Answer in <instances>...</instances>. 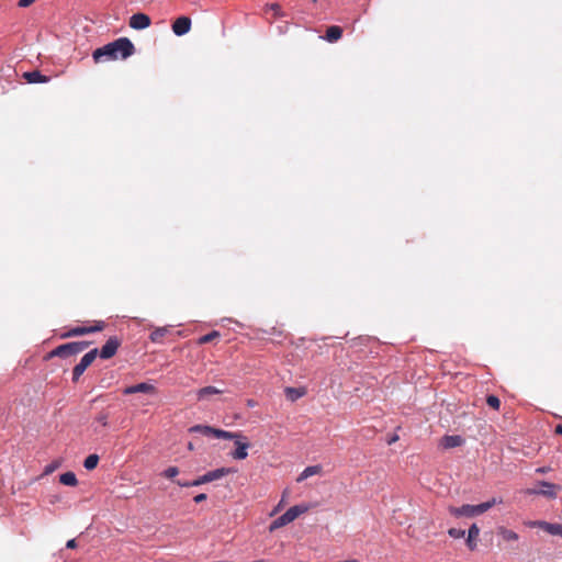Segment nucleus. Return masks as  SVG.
<instances>
[{"label":"nucleus","mask_w":562,"mask_h":562,"mask_svg":"<svg viewBox=\"0 0 562 562\" xmlns=\"http://www.w3.org/2000/svg\"><path fill=\"white\" fill-rule=\"evenodd\" d=\"M133 43L126 37H121L102 47L97 48L92 53V58L94 63H103L119 58L125 59L133 55Z\"/></svg>","instance_id":"nucleus-1"},{"label":"nucleus","mask_w":562,"mask_h":562,"mask_svg":"<svg viewBox=\"0 0 562 562\" xmlns=\"http://www.w3.org/2000/svg\"><path fill=\"white\" fill-rule=\"evenodd\" d=\"M499 503H502V499L492 498L487 502H484V503H481L477 505L464 504L460 507L450 506L448 510L456 518L475 517V516H479V515L487 512L494 505L499 504Z\"/></svg>","instance_id":"nucleus-2"},{"label":"nucleus","mask_w":562,"mask_h":562,"mask_svg":"<svg viewBox=\"0 0 562 562\" xmlns=\"http://www.w3.org/2000/svg\"><path fill=\"white\" fill-rule=\"evenodd\" d=\"M308 510V506L304 504L295 505L290 507L284 514L274 519L270 526L269 531L273 532L279 528H282L293 520H295L300 515L306 513Z\"/></svg>","instance_id":"nucleus-3"},{"label":"nucleus","mask_w":562,"mask_h":562,"mask_svg":"<svg viewBox=\"0 0 562 562\" xmlns=\"http://www.w3.org/2000/svg\"><path fill=\"white\" fill-rule=\"evenodd\" d=\"M89 346L88 341H72L56 347L52 352L50 357L67 358L74 355H78L86 350Z\"/></svg>","instance_id":"nucleus-4"},{"label":"nucleus","mask_w":562,"mask_h":562,"mask_svg":"<svg viewBox=\"0 0 562 562\" xmlns=\"http://www.w3.org/2000/svg\"><path fill=\"white\" fill-rule=\"evenodd\" d=\"M539 487H530L525 490V494L527 495H542L547 498L554 499L557 498V491L559 488L558 485L547 482L540 481L538 482Z\"/></svg>","instance_id":"nucleus-5"},{"label":"nucleus","mask_w":562,"mask_h":562,"mask_svg":"<svg viewBox=\"0 0 562 562\" xmlns=\"http://www.w3.org/2000/svg\"><path fill=\"white\" fill-rule=\"evenodd\" d=\"M98 356V349L94 348L87 352L80 360L78 364L75 366L72 369V381L77 382L80 376L83 374L86 369L94 361L95 357Z\"/></svg>","instance_id":"nucleus-6"},{"label":"nucleus","mask_w":562,"mask_h":562,"mask_svg":"<svg viewBox=\"0 0 562 562\" xmlns=\"http://www.w3.org/2000/svg\"><path fill=\"white\" fill-rule=\"evenodd\" d=\"M103 327H104L103 322H95V324L90 327L76 326V327L71 328L70 330H68L67 333L63 334L61 337L63 338L77 337V336H82V335L90 334V333L101 331L103 329Z\"/></svg>","instance_id":"nucleus-7"},{"label":"nucleus","mask_w":562,"mask_h":562,"mask_svg":"<svg viewBox=\"0 0 562 562\" xmlns=\"http://www.w3.org/2000/svg\"><path fill=\"white\" fill-rule=\"evenodd\" d=\"M235 450L231 452V457L235 460H245L248 457V448L250 447L247 438L243 435V438L234 440Z\"/></svg>","instance_id":"nucleus-8"},{"label":"nucleus","mask_w":562,"mask_h":562,"mask_svg":"<svg viewBox=\"0 0 562 562\" xmlns=\"http://www.w3.org/2000/svg\"><path fill=\"white\" fill-rule=\"evenodd\" d=\"M119 346L120 341L117 340V338L110 337L106 340V342L102 346L100 351L98 350V355L100 356L101 359H110L116 353Z\"/></svg>","instance_id":"nucleus-9"},{"label":"nucleus","mask_w":562,"mask_h":562,"mask_svg":"<svg viewBox=\"0 0 562 562\" xmlns=\"http://www.w3.org/2000/svg\"><path fill=\"white\" fill-rule=\"evenodd\" d=\"M135 393L155 394L156 387H155V385H153L150 383L142 382L138 384L126 386L123 390V394H125V395L135 394Z\"/></svg>","instance_id":"nucleus-10"},{"label":"nucleus","mask_w":562,"mask_h":562,"mask_svg":"<svg viewBox=\"0 0 562 562\" xmlns=\"http://www.w3.org/2000/svg\"><path fill=\"white\" fill-rule=\"evenodd\" d=\"M128 25L134 30H144L150 25V18L145 13H135L130 18Z\"/></svg>","instance_id":"nucleus-11"},{"label":"nucleus","mask_w":562,"mask_h":562,"mask_svg":"<svg viewBox=\"0 0 562 562\" xmlns=\"http://www.w3.org/2000/svg\"><path fill=\"white\" fill-rule=\"evenodd\" d=\"M191 20L188 16H180L172 23V31L176 35L182 36L190 31Z\"/></svg>","instance_id":"nucleus-12"},{"label":"nucleus","mask_w":562,"mask_h":562,"mask_svg":"<svg viewBox=\"0 0 562 562\" xmlns=\"http://www.w3.org/2000/svg\"><path fill=\"white\" fill-rule=\"evenodd\" d=\"M480 535V528L476 524H472L468 530V538L465 540L467 547L473 551L477 547V537Z\"/></svg>","instance_id":"nucleus-13"},{"label":"nucleus","mask_w":562,"mask_h":562,"mask_svg":"<svg viewBox=\"0 0 562 562\" xmlns=\"http://www.w3.org/2000/svg\"><path fill=\"white\" fill-rule=\"evenodd\" d=\"M463 443V439L459 435H446L442 437L440 446L445 449L459 447Z\"/></svg>","instance_id":"nucleus-14"},{"label":"nucleus","mask_w":562,"mask_h":562,"mask_svg":"<svg viewBox=\"0 0 562 562\" xmlns=\"http://www.w3.org/2000/svg\"><path fill=\"white\" fill-rule=\"evenodd\" d=\"M235 470L233 468H218L212 471L206 472L207 481L213 482L223 479L224 476L234 473Z\"/></svg>","instance_id":"nucleus-15"},{"label":"nucleus","mask_w":562,"mask_h":562,"mask_svg":"<svg viewBox=\"0 0 562 562\" xmlns=\"http://www.w3.org/2000/svg\"><path fill=\"white\" fill-rule=\"evenodd\" d=\"M222 393H223L222 390H220L215 386L209 385V386H204L196 391V398H198V401H204V400H207L211 395H216V394H222Z\"/></svg>","instance_id":"nucleus-16"},{"label":"nucleus","mask_w":562,"mask_h":562,"mask_svg":"<svg viewBox=\"0 0 562 562\" xmlns=\"http://www.w3.org/2000/svg\"><path fill=\"white\" fill-rule=\"evenodd\" d=\"M213 437L218 438V439L235 440L238 438H243V432L241 431L233 432V431L214 428Z\"/></svg>","instance_id":"nucleus-17"},{"label":"nucleus","mask_w":562,"mask_h":562,"mask_svg":"<svg viewBox=\"0 0 562 562\" xmlns=\"http://www.w3.org/2000/svg\"><path fill=\"white\" fill-rule=\"evenodd\" d=\"M323 471V468L322 465L319 464H316V465H310V467H306L302 472L301 474L297 476L296 481L297 482H302L313 475H317V474H321Z\"/></svg>","instance_id":"nucleus-18"},{"label":"nucleus","mask_w":562,"mask_h":562,"mask_svg":"<svg viewBox=\"0 0 562 562\" xmlns=\"http://www.w3.org/2000/svg\"><path fill=\"white\" fill-rule=\"evenodd\" d=\"M284 394L289 401L295 402L306 394V390H305V387L289 386V387H285Z\"/></svg>","instance_id":"nucleus-19"},{"label":"nucleus","mask_w":562,"mask_h":562,"mask_svg":"<svg viewBox=\"0 0 562 562\" xmlns=\"http://www.w3.org/2000/svg\"><path fill=\"white\" fill-rule=\"evenodd\" d=\"M24 78L30 83H43L48 81V77L44 76L38 70L27 71L24 74Z\"/></svg>","instance_id":"nucleus-20"},{"label":"nucleus","mask_w":562,"mask_h":562,"mask_svg":"<svg viewBox=\"0 0 562 562\" xmlns=\"http://www.w3.org/2000/svg\"><path fill=\"white\" fill-rule=\"evenodd\" d=\"M341 35H342V29L340 26L333 25L326 30L325 38L328 42L334 43V42L338 41L341 37Z\"/></svg>","instance_id":"nucleus-21"},{"label":"nucleus","mask_w":562,"mask_h":562,"mask_svg":"<svg viewBox=\"0 0 562 562\" xmlns=\"http://www.w3.org/2000/svg\"><path fill=\"white\" fill-rule=\"evenodd\" d=\"M542 530L552 536L562 537V525L561 524L543 521Z\"/></svg>","instance_id":"nucleus-22"},{"label":"nucleus","mask_w":562,"mask_h":562,"mask_svg":"<svg viewBox=\"0 0 562 562\" xmlns=\"http://www.w3.org/2000/svg\"><path fill=\"white\" fill-rule=\"evenodd\" d=\"M497 532L505 541H517L519 539V536L517 532H515L512 529H507L505 527H499L497 529Z\"/></svg>","instance_id":"nucleus-23"},{"label":"nucleus","mask_w":562,"mask_h":562,"mask_svg":"<svg viewBox=\"0 0 562 562\" xmlns=\"http://www.w3.org/2000/svg\"><path fill=\"white\" fill-rule=\"evenodd\" d=\"M169 331L168 327H158L154 331L150 333V340L155 344H161L164 337Z\"/></svg>","instance_id":"nucleus-24"},{"label":"nucleus","mask_w":562,"mask_h":562,"mask_svg":"<svg viewBox=\"0 0 562 562\" xmlns=\"http://www.w3.org/2000/svg\"><path fill=\"white\" fill-rule=\"evenodd\" d=\"M192 434H202L204 436H213L214 427L207 425H194L189 428Z\"/></svg>","instance_id":"nucleus-25"},{"label":"nucleus","mask_w":562,"mask_h":562,"mask_svg":"<svg viewBox=\"0 0 562 562\" xmlns=\"http://www.w3.org/2000/svg\"><path fill=\"white\" fill-rule=\"evenodd\" d=\"M59 482L67 486H76L78 481L74 472H65L60 474Z\"/></svg>","instance_id":"nucleus-26"},{"label":"nucleus","mask_w":562,"mask_h":562,"mask_svg":"<svg viewBox=\"0 0 562 562\" xmlns=\"http://www.w3.org/2000/svg\"><path fill=\"white\" fill-rule=\"evenodd\" d=\"M98 463H99V456H98V454L92 453V454H89V456L85 459V461H83V467H85V469H86V470H89V471H90V470L95 469V468H97V465H98Z\"/></svg>","instance_id":"nucleus-27"},{"label":"nucleus","mask_w":562,"mask_h":562,"mask_svg":"<svg viewBox=\"0 0 562 562\" xmlns=\"http://www.w3.org/2000/svg\"><path fill=\"white\" fill-rule=\"evenodd\" d=\"M218 336H220V333L216 331V330H213V331H211L209 334H205V335L201 336L199 338V344L200 345L209 344V342L213 341L215 338H217Z\"/></svg>","instance_id":"nucleus-28"},{"label":"nucleus","mask_w":562,"mask_h":562,"mask_svg":"<svg viewBox=\"0 0 562 562\" xmlns=\"http://www.w3.org/2000/svg\"><path fill=\"white\" fill-rule=\"evenodd\" d=\"M486 403L490 407L494 408V409H498L499 406H501V401L497 396L495 395H488L486 397Z\"/></svg>","instance_id":"nucleus-29"},{"label":"nucleus","mask_w":562,"mask_h":562,"mask_svg":"<svg viewBox=\"0 0 562 562\" xmlns=\"http://www.w3.org/2000/svg\"><path fill=\"white\" fill-rule=\"evenodd\" d=\"M448 535L453 539H460L465 536V530L460 529V528H450L448 530Z\"/></svg>","instance_id":"nucleus-30"},{"label":"nucleus","mask_w":562,"mask_h":562,"mask_svg":"<svg viewBox=\"0 0 562 562\" xmlns=\"http://www.w3.org/2000/svg\"><path fill=\"white\" fill-rule=\"evenodd\" d=\"M179 474V469L177 467H169L164 472L162 475L167 479H173Z\"/></svg>","instance_id":"nucleus-31"},{"label":"nucleus","mask_w":562,"mask_h":562,"mask_svg":"<svg viewBox=\"0 0 562 562\" xmlns=\"http://www.w3.org/2000/svg\"><path fill=\"white\" fill-rule=\"evenodd\" d=\"M267 9L272 11L273 12V16H276V18L284 16V13L282 12L281 7L278 3H271V4L268 5Z\"/></svg>","instance_id":"nucleus-32"},{"label":"nucleus","mask_w":562,"mask_h":562,"mask_svg":"<svg viewBox=\"0 0 562 562\" xmlns=\"http://www.w3.org/2000/svg\"><path fill=\"white\" fill-rule=\"evenodd\" d=\"M108 419H109V415L106 413H100L95 417V422L99 423L103 427L108 426Z\"/></svg>","instance_id":"nucleus-33"},{"label":"nucleus","mask_w":562,"mask_h":562,"mask_svg":"<svg viewBox=\"0 0 562 562\" xmlns=\"http://www.w3.org/2000/svg\"><path fill=\"white\" fill-rule=\"evenodd\" d=\"M206 483H209V481H207V476L205 473L203 475L199 476L198 479L191 481L192 486H200V485L206 484Z\"/></svg>","instance_id":"nucleus-34"},{"label":"nucleus","mask_w":562,"mask_h":562,"mask_svg":"<svg viewBox=\"0 0 562 562\" xmlns=\"http://www.w3.org/2000/svg\"><path fill=\"white\" fill-rule=\"evenodd\" d=\"M543 521H544V520H530V521H527V522H526V526H528V527H530V528H539V529H542Z\"/></svg>","instance_id":"nucleus-35"},{"label":"nucleus","mask_w":562,"mask_h":562,"mask_svg":"<svg viewBox=\"0 0 562 562\" xmlns=\"http://www.w3.org/2000/svg\"><path fill=\"white\" fill-rule=\"evenodd\" d=\"M36 0H19L18 2V5L20 8H27L30 7L32 3H34Z\"/></svg>","instance_id":"nucleus-36"},{"label":"nucleus","mask_w":562,"mask_h":562,"mask_svg":"<svg viewBox=\"0 0 562 562\" xmlns=\"http://www.w3.org/2000/svg\"><path fill=\"white\" fill-rule=\"evenodd\" d=\"M206 497H207L206 494L201 493V494L195 495L193 501L195 503H202V502H204L206 499Z\"/></svg>","instance_id":"nucleus-37"},{"label":"nucleus","mask_w":562,"mask_h":562,"mask_svg":"<svg viewBox=\"0 0 562 562\" xmlns=\"http://www.w3.org/2000/svg\"><path fill=\"white\" fill-rule=\"evenodd\" d=\"M176 483H177L180 487H191V486H192L191 481H182V480H178V481H176Z\"/></svg>","instance_id":"nucleus-38"},{"label":"nucleus","mask_w":562,"mask_h":562,"mask_svg":"<svg viewBox=\"0 0 562 562\" xmlns=\"http://www.w3.org/2000/svg\"><path fill=\"white\" fill-rule=\"evenodd\" d=\"M76 547H77V541H76V539H70V540H68V541H67V543H66V548H68V549H75Z\"/></svg>","instance_id":"nucleus-39"},{"label":"nucleus","mask_w":562,"mask_h":562,"mask_svg":"<svg viewBox=\"0 0 562 562\" xmlns=\"http://www.w3.org/2000/svg\"><path fill=\"white\" fill-rule=\"evenodd\" d=\"M277 27H278L279 33H280V34H283V33H285V32H286L288 24H286V23H284V25H278Z\"/></svg>","instance_id":"nucleus-40"},{"label":"nucleus","mask_w":562,"mask_h":562,"mask_svg":"<svg viewBox=\"0 0 562 562\" xmlns=\"http://www.w3.org/2000/svg\"><path fill=\"white\" fill-rule=\"evenodd\" d=\"M554 432L558 434V435H562V425H557L555 429H554Z\"/></svg>","instance_id":"nucleus-41"},{"label":"nucleus","mask_w":562,"mask_h":562,"mask_svg":"<svg viewBox=\"0 0 562 562\" xmlns=\"http://www.w3.org/2000/svg\"><path fill=\"white\" fill-rule=\"evenodd\" d=\"M397 439H398V437L395 435L392 438H390L387 442L391 445V443L395 442Z\"/></svg>","instance_id":"nucleus-42"},{"label":"nucleus","mask_w":562,"mask_h":562,"mask_svg":"<svg viewBox=\"0 0 562 562\" xmlns=\"http://www.w3.org/2000/svg\"><path fill=\"white\" fill-rule=\"evenodd\" d=\"M55 469V465H49L46 468L45 473H50Z\"/></svg>","instance_id":"nucleus-43"},{"label":"nucleus","mask_w":562,"mask_h":562,"mask_svg":"<svg viewBox=\"0 0 562 562\" xmlns=\"http://www.w3.org/2000/svg\"><path fill=\"white\" fill-rule=\"evenodd\" d=\"M537 472H538V473H544V472H546V469H544V468H539V469H537Z\"/></svg>","instance_id":"nucleus-44"},{"label":"nucleus","mask_w":562,"mask_h":562,"mask_svg":"<svg viewBox=\"0 0 562 562\" xmlns=\"http://www.w3.org/2000/svg\"><path fill=\"white\" fill-rule=\"evenodd\" d=\"M280 506H281V503L278 505V507H277V508H274V510H273V512H274V513H276V512H278V509L280 508Z\"/></svg>","instance_id":"nucleus-45"}]
</instances>
